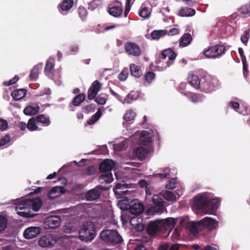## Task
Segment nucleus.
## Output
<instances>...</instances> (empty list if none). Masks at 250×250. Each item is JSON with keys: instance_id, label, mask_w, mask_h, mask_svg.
Listing matches in <instances>:
<instances>
[{"instance_id": "f257e3e1", "label": "nucleus", "mask_w": 250, "mask_h": 250, "mask_svg": "<svg viewBox=\"0 0 250 250\" xmlns=\"http://www.w3.org/2000/svg\"><path fill=\"white\" fill-rule=\"evenodd\" d=\"M218 222L211 217H206L197 222H188L187 223V228L190 229L194 233H198V229H207L209 230L216 229L218 227Z\"/></svg>"}, {"instance_id": "f03ea898", "label": "nucleus", "mask_w": 250, "mask_h": 250, "mask_svg": "<svg viewBox=\"0 0 250 250\" xmlns=\"http://www.w3.org/2000/svg\"><path fill=\"white\" fill-rule=\"evenodd\" d=\"M96 235V230L94 223L89 221L84 224L79 231V239L88 242L93 240Z\"/></svg>"}, {"instance_id": "7ed1b4c3", "label": "nucleus", "mask_w": 250, "mask_h": 250, "mask_svg": "<svg viewBox=\"0 0 250 250\" xmlns=\"http://www.w3.org/2000/svg\"><path fill=\"white\" fill-rule=\"evenodd\" d=\"M42 200L40 198H35L32 199H25L20 201L16 206L17 209L31 208L35 211H38L42 205Z\"/></svg>"}, {"instance_id": "20e7f679", "label": "nucleus", "mask_w": 250, "mask_h": 250, "mask_svg": "<svg viewBox=\"0 0 250 250\" xmlns=\"http://www.w3.org/2000/svg\"><path fill=\"white\" fill-rule=\"evenodd\" d=\"M100 237L103 241L112 244H119L123 241L121 236L116 230H104L101 232Z\"/></svg>"}, {"instance_id": "39448f33", "label": "nucleus", "mask_w": 250, "mask_h": 250, "mask_svg": "<svg viewBox=\"0 0 250 250\" xmlns=\"http://www.w3.org/2000/svg\"><path fill=\"white\" fill-rule=\"evenodd\" d=\"M225 51V47L222 45H216L205 49L203 54L207 58L215 59L221 56Z\"/></svg>"}, {"instance_id": "423d86ee", "label": "nucleus", "mask_w": 250, "mask_h": 250, "mask_svg": "<svg viewBox=\"0 0 250 250\" xmlns=\"http://www.w3.org/2000/svg\"><path fill=\"white\" fill-rule=\"evenodd\" d=\"M125 52L130 56L137 57L142 54L140 46L135 42H127L124 44Z\"/></svg>"}, {"instance_id": "0eeeda50", "label": "nucleus", "mask_w": 250, "mask_h": 250, "mask_svg": "<svg viewBox=\"0 0 250 250\" xmlns=\"http://www.w3.org/2000/svg\"><path fill=\"white\" fill-rule=\"evenodd\" d=\"M176 56V53L171 48L166 49L162 51L159 57L160 59L164 60L167 57L169 60L166 62V65L162 66V67L166 69L167 67L170 66L173 63Z\"/></svg>"}, {"instance_id": "6e6552de", "label": "nucleus", "mask_w": 250, "mask_h": 250, "mask_svg": "<svg viewBox=\"0 0 250 250\" xmlns=\"http://www.w3.org/2000/svg\"><path fill=\"white\" fill-rule=\"evenodd\" d=\"M161 196L160 195L155 194L152 197V201L154 206L151 207L150 209L154 213L161 214L164 210L165 202Z\"/></svg>"}, {"instance_id": "1a4fd4ad", "label": "nucleus", "mask_w": 250, "mask_h": 250, "mask_svg": "<svg viewBox=\"0 0 250 250\" xmlns=\"http://www.w3.org/2000/svg\"><path fill=\"white\" fill-rule=\"evenodd\" d=\"M57 241V238L55 235L47 234L40 238L38 241V244L42 248H46L53 245Z\"/></svg>"}, {"instance_id": "9d476101", "label": "nucleus", "mask_w": 250, "mask_h": 250, "mask_svg": "<svg viewBox=\"0 0 250 250\" xmlns=\"http://www.w3.org/2000/svg\"><path fill=\"white\" fill-rule=\"evenodd\" d=\"M127 206L125 208L128 209L130 212L133 214H140L144 210L143 204L137 199L131 201Z\"/></svg>"}, {"instance_id": "9b49d317", "label": "nucleus", "mask_w": 250, "mask_h": 250, "mask_svg": "<svg viewBox=\"0 0 250 250\" xmlns=\"http://www.w3.org/2000/svg\"><path fill=\"white\" fill-rule=\"evenodd\" d=\"M108 188L106 187L98 185L95 188L88 191L85 194V198L87 200L94 201L98 199L101 196V192L99 190H105Z\"/></svg>"}, {"instance_id": "f8f14e48", "label": "nucleus", "mask_w": 250, "mask_h": 250, "mask_svg": "<svg viewBox=\"0 0 250 250\" xmlns=\"http://www.w3.org/2000/svg\"><path fill=\"white\" fill-rule=\"evenodd\" d=\"M208 200V196L205 194L200 195L193 198L192 207L194 209L197 210H202L204 212V208H205L206 203Z\"/></svg>"}, {"instance_id": "ddd939ff", "label": "nucleus", "mask_w": 250, "mask_h": 250, "mask_svg": "<svg viewBox=\"0 0 250 250\" xmlns=\"http://www.w3.org/2000/svg\"><path fill=\"white\" fill-rule=\"evenodd\" d=\"M102 84L98 81H94L89 87L87 91V98L89 100H94L101 90Z\"/></svg>"}, {"instance_id": "4468645a", "label": "nucleus", "mask_w": 250, "mask_h": 250, "mask_svg": "<svg viewBox=\"0 0 250 250\" xmlns=\"http://www.w3.org/2000/svg\"><path fill=\"white\" fill-rule=\"evenodd\" d=\"M61 218L58 216H50L46 218L44 226L46 229H54L60 226Z\"/></svg>"}, {"instance_id": "2eb2a0df", "label": "nucleus", "mask_w": 250, "mask_h": 250, "mask_svg": "<svg viewBox=\"0 0 250 250\" xmlns=\"http://www.w3.org/2000/svg\"><path fill=\"white\" fill-rule=\"evenodd\" d=\"M41 230V228L39 227H28L25 229L23 236L27 239H31L39 235Z\"/></svg>"}, {"instance_id": "dca6fc26", "label": "nucleus", "mask_w": 250, "mask_h": 250, "mask_svg": "<svg viewBox=\"0 0 250 250\" xmlns=\"http://www.w3.org/2000/svg\"><path fill=\"white\" fill-rule=\"evenodd\" d=\"M114 166L115 163L113 160L105 159L100 164L99 169L101 172H110Z\"/></svg>"}, {"instance_id": "f3484780", "label": "nucleus", "mask_w": 250, "mask_h": 250, "mask_svg": "<svg viewBox=\"0 0 250 250\" xmlns=\"http://www.w3.org/2000/svg\"><path fill=\"white\" fill-rule=\"evenodd\" d=\"M218 206V201L216 199H212L210 200H207L206 203L204 212L208 214H212L217 209Z\"/></svg>"}, {"instance_id": "a211bd4d", "label": "nucleus", "mask_w": 250, "mask_h": 250, "mask_svg": "<svg viewBox=\"0 0 250 250\" xmlns=\"http://www.w3.org/2000/svg\"><path fill=\"white\" fill-rule=\"evenodd\" d=\"M146 229L149 235H156L159 229L158 223L157 221H151L147 225Z\"/></svg>"}, {"instance_id": "6ab92c4d", "label": "nucleus", "mask_w": 250, "mask_h": 250, "mask_svg": "<svg viewBox=\"0 0 250 250\" xmlns=\"http://www.w3.org/2000/svg\"><path fill=\"white\" fill-rule=\"evenodd\" d=\"M66 191L65 188L63 187L57 186L53 187L49 191L48 193V197L49 198L53 199L61 194L64 193Z\"/></svg>"}, {"instance_id": "aec40b11", "label": "nucleus", "mask_w": 250, "mask_h": 250, "mask_svg": "<svg viewBox=\"0 0 250 250\" xmlns=\"http://www.w3.org/2000/svg\"><path fill=\"white\" fill-rule=\"evenodd\" d=\"M140 143L143 145H148L152 142V135L147 131H143L140 137Z\"/></svg>"}, {"instance_id": "412c9836", "label": "nucleus", "mask_w": 250, "mask_h": 250, "mask_svg": "<svg viewBox=\"0 0 250 250\" xmlns=\"http://www.w3.org/2000/svg\"><path fill=\"white\" fill-rule=\"evenodd\" d=\"M188 83L193 87L196 89L200 87V80L197 75L194 74L193 73H190L188 78Z\"/></svg>"}, {"instance_id": "4be33fe9", "label": "nucleus", "mask_w": 250, "mask_h": 250, "mask_svg": "<svg viewBox=\"0 0 250 250\" xmlns=\"http://www.w3.org/2000/svg\"><path fill=\"white\" fill-rule=\"evenodd\" d=\"M148 153V150L143 146L138 147L133 151V155L140 160L144 159Z\"/></svg>"}, {"instance_id": "5701e85b", "label": "nucleus", "mask_w": 250, "mask_h": 250, "mask_svg": "<svg viewBox=\"0 0 250 250\" xmlns=\"http://www.w3.org/2000/svg\"><path fill=\"white\" fill-rule=\"evenodd\" d=\"M127 188L126 184L117 183L113 190L116 195L122 196L126 194L128 191Z\"/></svg>"}, {"instance_id": "b1692460", "label": "nucleus", "mask_w": 250, "mask_h": 250, "mask_svg": "<svg viewBox=\"0 0 250 250\" xmlns=\"http://www.w3.org/2000/svg\"><path fill=\"white\" fill-rule=\"evenodd\" d=\"M54 66L55 60L53 58H49L46 62L44 71L46 76L53 73Z\"/></svg>"}, {"instance_id": "393cba45", "label": "nucleus", "mask_w": 250, "mask_h": 250, "mask_svg": "<svg viewBox=\"0 0 250 250\" xmlns=\"http://www.w3.org/2000/svg\"><path fill=\"white\" fill-rule=\"evenodd\" d=\"M42 69V64H38L35 65L31 70L29 77L31 80H35L38 77L41 70Z\"/></svg>"}, {"instance_id": "a878e982", "label": "nucleus", "mask_w": 250, "mask_h": 250, "mask_svg": "<svg viewBox=\"0 0 250 250\" xmlns=\"http://www.w3.org/2000/svg\"><path fill=\"white\" fill-rule=\"evenodd\" d=\"M196 12L194 9L188 7H182L179 11L178 15L181 17H192L194 16Z\"/></svg>"}, {"instance_id": "bb28decb", "label": "nucleus", "mask_w": 250, "mask_h": 250, "mask_svg": "<svg viewBox=\"0 0 250 250\" xmlns=\"http://www.w3.org/2000/svg\"><path fill=\"white\" fill-rule=\"evenodd\" d=\"M26 92V90L24 88L16 89L12 92L11 96L15 100L18 101L25 97Z\"/></svg>"}, {"instance_id": "cd10ccee", "label": "nucleus", "mask_w": 250, "mask_h": 250, "mask_svg": "<svg viewBox=\"0 0 250 250\" xmlns=\"http://www.w3.org/2000/svg\"><path fill=\"white\" fill-rule=\"evenodd\" d=\"M192 37L190 34L185 33L180 38L179 40V45L181 47H184L188 45L191 41Z\"/></svg>"}, {"instance_id": "c85d7f7f", "label": "nucleus", "mask_w": 250, "mask_h": 250, "mask_svg": "<svg viewBox=\"0 0 250 250\" xmlns=\"http://www.w3.org/2000/svg\"><path fill=\"white\" fill-rule=\"evenodd\" d=\"M184 95L187 96L191 102L194 103L201 102L202 101V95L199 94L192 93L190 92L185 93Z\"/></svg>"}, {"instance_id": "c756f323", "label": "nucleus", "mask_w": 250, "mask_h": 250, "mask_svg": "<svg viewBox=\"0 0 250 250\" xmlns=\"http://www.w3.org/2000/svg\"><path fill=\"white\" fill-rule=\"evenodd\" d=\"M40 111V107L38 105L33 106L29 105L26 106L23 110V113L29 116H33L37 114Z\"/></svg>"}, {"instance_id": "7c9ffc66", "label": "nucleus", "mask_w": 250, "mask_h": 250, "mask_svg": "<svg viewBox=\"0 0 250 250\" xmlns=\"http://www.w3.org/2000/svg\"><path fill=\"white\" fill-rule=\"evenodd\" d=\"M73 4V0H62L58 7L62 11H68L72 7Z\"/></svg>"}, {"instance_id": "2f4dec72", "label": "nucleus", "mask_w": 250, "mask_h": 250, "mask_svg": "<svg viewBox=\"0 0 250 250\" xmlns=\"http://www.w3.org/2000/svg\"><path fill=\"white\" fill-rule=\"evenodd\" d=\"M160 195L167 201L172 202H175L176 201V195L172 191L168 190L163 191L160 193Z\"/></svg>"}, {"instance_id": "473e14b6", "label": "nucleus", "mask_w": 250, "mask_h": 250, "mask_svg": "<svg viewBox=\"0 0 250 250\" xmlns=\"http://www.w3.org/2000/svg\"><path fill=\"white\" fill-rule=\"evenodd\" d=\"M85 99V95L84 93H80L75 96L72 101V104L75 106H79Z\"/></svg>"}, {"instance_id": "72a5a7b5", "label": "nucleus", "mask_w": 250, "mask_h": 250, "mask_svg": "<svg viewBox=\"0 0 250 250\" xmlns=\"http://www.w3.org/2000/svg\"><path fill=\"white\" fill-rule=\"evenodd\" d=\"M108 96L107 94L101 93L97 95L94 98L95 101L99 105H104L108 100Z\"/></svg>"}, {"instance_id": "f704fd0d", "label": "nucleus", "mask_w": 250, "mask_h": 250, "mask_svg": "<svg viewBox=\"0 0 250 250\" xmlns=\"http://www.w3.org/2000/svg\"><path fill=\"white\" fill-rule=\"evenodd\" d=\"M130 71L131 75L135 77L139 78L142 75V71L140 67L134 63H131L130 65Z\"/></svg>"}, {"instance_id": "c9c22d12", "label": "nucleus", "mask_w": 250, "mask_h": 250, "mask_svg": "<svg viewBox=\"0 0 250 250\" xmlns=\"http://www.w3.org/2000/svg\"><path fill=\"white\" fill-rule=\"evenodd\" d=\"M108 12L115 17H119L123 13V9L119 6H113L109 9Z\"/></svg>"}, {"instance_id": "e433bc0d", "label": "nucleus", "mask_w": 250, "mask_h": 250, "mask_svg": "<svg viewBox=\"0 0 250 250\" xmlns=\"http://www.w3.org/2000/svg\"><path fill=\"white\" fill-rule=\"evenodd\" d=\"M36 119L38 122L42 123L44 125L48 126L50 124L49 117L44 114L39 115L36 117Z\"/></svg>"}, {"instance_id": "4c0bfd02", "label": "nucleus", "mask_w": 250, "mask_h": 250, "mask_svg": "<svg viewBox=\"0 0 250 250\" xmlns=\"http://www.w3.org/2000/svg\"><path fill=\"white\" fill-rule=\"evenodd\" d=\"M36 118L32 117L30 118L27 124V128L30 131H33L35 130H39L36 124Z\"/></svg>"}, {"instance_id": "58836bf2", "label": "nucleus", "mask_w": 250, "mask_h": 250, "mask_svg": "<svg viewBox=\"0 0 250 250\" xmlns=\"http://www.w3.org/2000/svg\"><path fill=\"white\" fill-rule=\"evenodd\" d=\"M99 180L102 183L104 182L108 184L112 182L113 178L111 172H107V173L101 175L99 177Z\"/></svg>"}, {"instance_id": "ea45409f", "label": "nucleus", "mask_w": 250, "mask_h": 250, "mask_svg": "<svg viewBox=\"0 0 250 250\" xmlns=\"http://www.w3.org/2000/svg\"><path fill=\"white\" fill-rule=\"evenodd\" d=\"M167 33L166 30H154L151 33V37L154 40L159 39L161 37L167 35Z\"/></svg>"}, {"instance_id": "a19ab883", "label": "nucleus", "mask_w": 250, "mask_h": 250, "mask_svg": "<svg viewBox=\"0 0 250 250\" xmlns=\"http://www.w3.org/2000/svg\"><path fill=\"white\" fill-rule=\"evenodd\" d=\"M102 115V112L101 109L99 108L95 114L93 115L91 118L87 121L88 125H92L96 122Z\"/></svg>"}, {"instance_id": "79ce46f5", "label": "nucleus", "mask_w": 250, "mask_h": 250, "mask_svg": "<svg viewBox=\"0 0 250 250\" xmlns=\"http://www.w3.org/2000/svg\"><path fill=\"white\" fill-rule=\"evenodd\" d=\"M239 12L245 17L250 16V2L243 5L240 8Z\"/></svg>"}, {"instance_id": "37998d69", "label": "nucleus", "mask_w": 250, "mask_h": 250, "mask_svg": "<svg viewBox=\"0 0 250 250\" xmlns=\"http://www.w3.org/2000/svg\"><path fill=\"white\" fill-rule=\"evenodd\" d=\"M176 224L175 220L172 218H167L164 222V225L166 229H171Z\"/></svg>"}, {"instance_id": "c03bdc74", "label": "nucleus", "mask_w": 250, "mask_h": 250, "mask_svg": "<svg viewBox=\"0 0 250 250\" xmlns=\"http://www.w3.org/2000/svg\"><path fill=\"white\" fill-rule=\"evenodd\" d=\"M136 113L132 110H127L125 114L123 119L126 121H131L134 119Z\"/></svg>"}, {"instance_id": "a18cd8bd", "label": "nucleus", "mask_w": 250, "mask_h": 250, "mask_svg": "<svg viewBox=\"0 0 250 250\" xmlns=\"http://www.w3.org/2000/svg\"><path fill=\"white\" fill-rule=\"evenodd\" d=\"M250 38V28H249L241 37V41L242 43L247 45Z\"/></svg>"}, {"instance_id": "49530a36", "label": "nucleus", "mask_w": 250, "mask_h": 250, "mask_svg": "<svg viewBox=\"0 0 250 250\" xmlns=\"http://www.w3.org/2000/svg\"><path fill=\"white\" fill-rule=\"evenodd\" d=\"M150 11L147 7H144L141 9L139 12V16L144 19H147L150 16Z\"/></svg>"}, {"instance_id": "de8ad7c7", "label": "nucleus", "mask_w": 250, "mask_h": 250, "mask_svg": "<svg viewBox=\"0 0 250 250\" xmlns=\"http://www.w3.org/2000/svg\"><path fill=\"white\" fill-rule=\"evenodd\" d=\"M78 14L82 20H84L87 17L88 12L84 7L80 6L78 10Z\"/></svg>"}, {"instance_id": "09e8293b", "label": "nucleus", "mask_w": 250, "mask_h": 250, "mask_svg": "<svg viewBox=\"0 0 250 250\" xmlns=\"http://www.w3.org/2000/svg\"><path fill=\"white\" fill-rule=\"evenodd\" d=\"M114 149L117 151H121L125 150L127 147L126 143L125 142H122L120 143L114 144Z\"/></svg>"}, {"instance_id": "8fccbe9b", "label": "nucleus", "mask_w": 250, "mask_h": 250, "mask_svg": "<svg viewBox=\"0 0 250 250\" xmlns=\"http://www.w3.org/2000/svg\"><path fill=\"white\" fill-rule=\"evenodd\" d=\"M155 74L152 71H148L145 75L144 78L146 81L148 83H150L155 79Z\"/></svg>"}, {"instance_id": "3c124183", "label": "nucleus", "mask_w": 250, "mask_h": 250, "mask_svg": "<svg viewBox=\"0 0 250 250\" xmlns=\"http://www.w3.org/2000/svg\"><path fill=\"white\" fill-rule=\"evenodd\" d=\"M7 224V219L5 217L0 215V231L3 230L6 228Z\"/></svg>"}, {"instance_id": "603ef678", "label": "nucleus", "mask_w": 250, "mask_h": 250, "mask_svg": "<svg viewBox=\"0 0 250 250\" xmlns=\"http://www.w3.org/2000/svg\"><path fill=\"white\" fill-rule=\"evenodd\" d=\"M19 77L17 75H15L12 79L9 80V81L3 82V84L4 86H6L12 85L13 84L16 83H17V82L19 80Z\"/></svg>"}, {"instance_id": "864d4df0", "label": "nucleus", "mask_w": 250, "mask_h": 250, "mask_svg": "<svg viewBox=\"0 0 250 250\" xmlns=\"http://www.w3.org/2000/svg\"><path fill=\"white\" fill-rule=\"evenodd\" d=\"M96 109V106L94 104H90L83 107L84 112L86 113H89L93 112Z\"/></svg>"}, {"instance_id": "5fc2aeb1", "label": "nucleus", "mask_w": 250, "mask_h": 250, "mask_svg": "<svg viewBox=\"0 0 250 250\" xmlns=\"http://www.w3.org/2000/svg\"><path fill=\"white\" fill-rule=\"evenodd\" d=\"M11 137L8 134L3 136L0 140V146H3L10 141Z\"/></svg>"}, {"instance_id": "6e6d98bb", "label": "nucleus", "mask_w": 250, "mask_h": 250, "mask_svg": "<svg viewBox=\"0 0 250 250\" xmlns=\"http://www.w3.org/2000/svg\"><path fill=\"white\" fill-rule=\"evenodd\" d=\"M170 174V169L168 168H166L164 169L163 173H158L156 175L161 177V179L167 178Z\"/></svg>"}, {"instance_id": "4d7b16f0", "label": "nucleus", "mask_w": 250, "mask_h": 250, "mask_svg": "<svg viewBox=\"0 0 250 250\" xmlns=\"http://www.w3.org/2000/svg\"><path fill=\"white\" fill-rule=\"evenodd\" d=\"M8 127L7 121L3 119H0V130H5Z\"/></svg>"}, {"instance_id": "13d9d810", "label": "nucleus", "mask_w": 250, "mask_h": 250, "mask_svg": "<svg viewBox=\"0 0 250 250\" xmlns=\"http://www.w3.org/2000/svg\"><path fill=\"white\" fill-rule=\"evenodd\" d=\"M180 32V30L179 29L177 28H172L170 29L169 31L167 30V35L168 36H174L176 35H178Z\"/></svg>"}, {"instance_id": "bf43d9fd", "label": "nucleus", "mask_w": 250, "mask_h": 250, "mask_svg": "<svg viewBox=\"0 0 250 250\" xmlns=\"http://www.w3.org/2000/svg\"><path fill=\"white\" fill-rule=\"evenodd\" d=\"M128 76V73L127 71L123 70L118 75V79L120 81H125L126 80Z\"/></svg>"}, {"instance_id": "052dcab7", "label": "nucleus", "mask_w": 250, "mask_h": 250, "mask_svg": "<svg viewBox=\"0 0 250 250\" xmlns=\"http://www.w3.org/2000/svg\"><path fill=\"white\" fill-rule=\"evenodd\" d=\"M239 113L244 116L250 114V109L247 106H242Z\"/></svg>"}, {"instance_id": "680f3d73", "label": "nucleus", "mask_w": 250, "mask_h": 250, "mask_svg": "<svg viewBox=\"0 0 250 250\" xmlns=\"http://www.w3.org/2000/svg\"><path fill=\"white\" fill-rule=\"evenodd\" d=\"M17 213L21 216L26 218L34 216V215L31 214L29 211H18Z\"/></svg>"}, {"instance_id": "e2e57ef3", "label": "nucleus", "mask_w": 250, "mask_h": 250, "mask_svg": "<svg viewBox=\"0 0 250 250\" xmlns=\"http://www.w3.org/2000/svg\"><path fill=\"white\" fill-rule=\"evenodd\" d=\"M229 105L230 107H232L234 110H237L239 108L240 104L238 102L230 101L229 103Z\"/></svg>"}, {"instance_id": "0e129e2a", "label": "nucleus", "mask_w": 250, "mask_h": 250, "mask_svg": "<svg viewBox=\"0 0 250 250\" xmlns=\"http://www.w3.org/2000/svg\"><path fill=\"white\" fill-rule=\"evenodd\" d=\"M176 183L175 182L168 181L166 185V188L168 189H173L175 188Z\"/></svg>"}, {"instance_id": "69168bd1", "label": "nucleus", "mask_w": 250, "mask_h": 250, "mask_svg": "<svg viewBox=\"0 0 250 250\" xmlns=\"http://www.w3.org/2000/svg\"><path fill=\"white\" fill-rule=\"evenodd\" d=\"M101 5V2L98 0H94L89 3V6L91 7L95 8Z\"/></svg>"}, {"instance_id": "338daca9", "label": "nucleus", "mask_w": 250, "mask_h": 250, "mask_svg": "<svg viewBox=\"0 0 250 250\" xmlns=\"http://www.w3.org/2000/svg\"><path fill=\"white\" fill-rule=\"evenodd\" d=\"M145 228V225L143 224H137L135 227L136 230L139 232L142 231Z\"/></svg>"}, {"instance_id": "774afa93", "label": "nucleus", "mask_w": 250, "mask_h": 250, "mask_svg": "<svg viewBox=\"0 0 250 250\" xmlns=\"http://www.w3.org/2000/svg\"><path fill=\"white\" fill-rule=\"evenodd\" d=\"M169 248L168 243H165L159 246L158 250H168Z\"/></svg>"}]
</instances>
